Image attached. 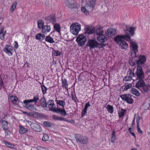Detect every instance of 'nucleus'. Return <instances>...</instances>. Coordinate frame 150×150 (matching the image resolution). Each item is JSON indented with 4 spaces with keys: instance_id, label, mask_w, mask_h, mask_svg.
Returning <instances> with one entry per match:
<instances>
[{
    "instance_id": "24",
    "label": "nucleus",
    "mask_w": 150,
    "mask_h": 150,
    "mask_svg": "<svg viewBox=\"0 0 150 150\" xmlns=\"http://www.w3.org/2000/svg\"><path fill=\"white\" fill-rule=\"evenodd\" d=\"M95 29L93 27H87L85 29V33L86 34L89 35L92 34L95 32Z\"/></svg>"
},
{
    "instance_id": "10",
    "label": "nucleus",
    "mask_w": 150,
    "mask_h": 150,
    "mask_svg": "<svg viewBox=\"0 0 150 150\" xmlns=\"http://www.w3.org/2000/svg\"><path fill=\"white\" fill-rule=\"evenodd\" d=\"M28 123L30 124L31 128L35 131L40 132L42 131V128L39 124L32 122L30 121H29Z\"/></svg>"
},
{
    "instance_id": "20",
    "label": "nucleus",
    "mask_w": 150,
    "mask_h": 150,
    "mask_svg": "<svg viewBox=\"0 0 150 150\" xmlns=\"http://www.w3.org/2000/svg\"><path fill=\"white\" fill-rule=\"evenodd\" d=\"M96 3V0H89L87 3L86 7H88L92 10L94 7Z\"/></svg>"
},
{
    "instance_id": "56",
    "label": "nucleus",
    "mask_w": 150,
    "mask_h": 150,
    "mask_svg": "<svg viewBox=\"0 0 150 150\" xmlns=\"http://www.w3.org/2000/svg\"><path fill=\"white\" fill-rule=\"evenodd\" d=\"M129 75L131 77H133L135 76L134 73L132 71L131 69H130L129 70Z\"/></svg>"
},
{
    "instance_id": "2",
    "label": "nucleus",
    "mask_w": 150,
    "mask_h": 150,
    "mask_svg": "<svg viewBox=\"0 0 150 150\" xmlns=\"http://www.w3.org/2000/svg\"><path fill=\"white\" fill-rule=\"evenodd\" d=\"M54 103H50L48 105V107L50 108L49 110L52 111L57 113L60 114L61 115L65 116L67 115V112L64 108L63 109H61L57 108L54 107Z\"/></svg>"
},
{
    "instance_id": "3",
    "label": "nucleus",
    "mask_w": 150,
    "mask_h": 150,
    "mask_svg": "<svg viewBox=\"0 0 150 150\" xmlns=\"http://www.w3.org/2000/svg\"><path fill=\"white\" fill-rule=\"evenodd\" d=\"M75 137L77 142L83 144H86L88 142V138L86 136H82L80 134H75Z\"/></svg>"
},
{
    "instance_id": "12",
    "label": "nucleus",
    "mask_w": 150,
    "mask_h": 150,
    "mask_svg": "<svg viewBox=\"0 0 150 150\" xmlns=\"http://www.w3.org/2000/svg\"><path fill=\"white\" fill-rule=\"evenodd\" d=\"M131 47L134 54V57H132V59H134L135 57H137L136 53L138 52V46L137 43L135 42H130Z\"/></svg>"
},
{
    "instance_id": "32",
    "label": "nucleus",
    "mask_w": 150,
    "mask_h": 150,
    "mask_svg": "<svg viewBox=\"0 0 150 150\" xmlns=\"http://www.w3.org/2000/svg\"><path fill=\"white\" fill-rule=\"evenodd\" d=\"M126 28L127 29L125 30V33L126 31H128V32L130 34L131 36H133L134 34V28L133 27H132L130 28L129 29H128V28H127V26H126Z\"/></svg>"
},
{
    "instance_id": "28",
    "label": "nucleus",
    "mask_w": 150,
    "mask_h": 150,
    "mask_svg": "<svg viewBox=\"0 0 150 150\" xmlns=\"http://www.w3.org/2000/svg\"><path fill=\"white\" fill-rule=\"evenodd\" d=\"M62 86L63 88H64L66 89H68V84L67 79H62Z\"/></svg>"
},
{
    "instance_id": "16",
    "label": "nucleus",
    "mask_w": 150,
    "mask_h": 150,
    "mask_svg": "<svg viewBox=\"0 0 150 150\" xmlns=\"http://www.w3.org/2000/svg\"><path fill=\"white\" fill-rule=\"evenodd\" d=\"M9 100L12 101V103L14 105H18L19 103H23V102L18 100L17 97L13 94L11 95Z\"/></svg>"
},
{
    "instance_id": "49",
    "label": "nucleus",
    "mask_w": 150,
    "mask_h": 150,
    "mask_svg": "<svg viewBox=\"0 0 150 150\" xmlns=\"http://www.w3.org/2000/svg\"><path fill=\"white\" fill-rule=\"evenodd\" d=\"M43 125L47 127H51L52 126L51 123L47 121H45L43 122Z\"/></svg>"
},
{
    "instance_id": "1",
    "label": "nucleus",
    "mask_w": 150,
    "mask_h": 150,
    "mask_svg": "<svg viewBox=\"0 0 150 150\" xmlns=\"http://www.w3.org/2000/svg\"><path fill=\"white\" fill-rule=\"evenodd\" d=\"M130 38L129 35H118L114 38V40L119 45L120 48L126 50L128 47V45L124 40L128 41L130 40Z\"/></svg>"
},
{
    "instance_id": "5",
    "label": "nucleus",
    "mask_w": 150,
    "mask_h": 150,
    "mask_svg": "<svg viewBox=\"0 0 150 150\" xmlns=\"http://www.w3.org/2000/svg\"><path fill=\"white\" fill-rule=\"evenodd\" d=\"M87 41L86 36L83 35H80L76 39V41L78 43V46L79 47L83 46Z\"/></svg>"
},
{
    "instance_id": "43",
    "label": "nucleus",
    "mask_w": 150,
    "mask_h": 150,
    "mask_svg": "<svg viewBox=\"0 0 150 150\" xmlns=\"http://www.w3.org/2000/svg\"><path fill=\"white\" fill-rule=\"evenodd\" d=\"M126 110L124 109H121V111L119 112L118 113V115L119 118H121L124 116L125 112Z\"/></svg>"
},
{
    "instance_id": "23",
    "label": "nucleus",
    "mask_w": 150,
    "mask_h": 150,
    "mask_svg": "<svg viewBox=\"0 0 150 150\" xmlns=\"http://www.w3.org/2000/svg\"><path fill=\"white\" fill-rule=\"evenodd\" d=\"M5 27L2 26L0 29V38L2 40H4L5 39L4 36L6 35V31L5 30Z\"/></svg>"
},
{
    "instance_id": "19",
    "label": "nucleus",
    "mask_w": 150,
    "mask_h": 150,
    "mask_svg": "<svg viewBox=\"0 0 150 150\" xmlns=\"http://www.w3.org/2000/svg\"><path fill=\"white\" fill-rule=\"evenodd\" d=\"M139 80L137 82L136 85V87L137 88L139 89V90L145 84V83L144 79H137Z\"/></svg>"
},
{
    "instance_id": "59",
    "label": "nucleus",
    "mask_w": 150,
    "mask_h": 150,
    "mask_svg": "<svg viewBox=\"0 0 150 150\" xmlns=\"http://www.w3.org/2000/svg\"><path fill=\"white\" fill-rule=\"evenodd\" d=\"M140 118L139 116L137 117L136 118V123H137V125H139V123L140 120Z\"/></svg>"
},
{
    "instance_id": "18",
    "label": "nucleus",
    "mask_w": 150,
    "mask_h": 150,
    "mask_svg": "<svg viewBox=\"0 0 150 150\" xmlns=\"http://www.w3.org/2000/svg\"><path fill=\"white\" fill-rule=\"evenodd\" d=\"M66 4L67 6L70 8H76L74 0H66Z\"/></svg>"
},
{
    "instance_id": "25",
    "label": "nucleus",
    "mask_w": 150,
    "mask_h": 150,
    "mask_svg": "<svg viewBox=\"0 0 150 150\" xmlns=\"http://www.w3.org/2000/svg\"><path fill=\"white\" fill-rule=\"evenodd\" d=\"M28 129L27 128L24 127L21 125H19V132L20 134H23L28 132Z\"/></svg>"
},
{
    "instance_id": "45",
    "label": "nucleus",
    "mask_w": 150,
    "mask_h": 150,
    "mask_svg": "<svg viewBox=\"0 0 150 150\" xmlns=\"http://www.w3.org/2000/svg\"><path fill=\"white\" fill-rule=\"evenodd\" d=\"M42 34L38 33L35 35V38L36 39L41 41Z\"/></svg>"
},
{
    "instance_id": "29",
    "label": "nucleus",
    "mask_w": 150,
    "mask_h": 150,
    "mask_svg": "<svg viewBox=\"0 0 150 150\" xmlns=\"http://www.w3.org/2000/svg\"><path fill=\"white\" fill-rule=\"evenodd\" d=\"M103 31L102 27L98 26L97 27L96 30V33L98 36L99 35L103 34Z\"/></svg>"
},
{
    "instance_id": "37",
    "label": "nucleus",
    "mask_w": 150,
    "mask_h": 150,
    "mask_svg": "<svg viewBox=\"0 0 150 150\" xmlns=\"http://www.w3.org/2000/svg\"><path fill=\"white\" fill-rule=\"evenodd\" d=\"M115 134V130H113L112 132L111 139V142L113 143H114L115 142V141L116 138Z\"/></svg>"
},
{
    "instance_id": "33",
    "label": "nucleus",
    "mask_w": 150,
    "mask_h": 150,
    "mask_svg": "<svg viewBox=\"0 0 150 150\" xmlns=\"http://www.w3.org/2000/svg\"><path fill=\"white\" fill-rule=\"evenodd\" d=\"M1 124L3 129L8 128V122L7 121L4 120H2L1 122Z\"/></svg>"
},
{
    "instance_id": "9",
    "label": "nucleus",
    "mask_w": 150,
    "mask_h": 150,
    "mask_svg": "<svg viewBox=\"0 0 150 150\" xmlns=\"http://www.w3.org/2000/svg\"><path fill=\"white\" fill-rule=\"evenodd\" d=\"M97 44V42L93 39H89L86 45V47H89L90 50H91L92 49L96 48Z\"/></svg>"
},
{
    "instance_id": "30",
    "label": "nucleus",
    "mask_w": 150,
    "mask_h": 150,
    "mask_svg": "<svg viewBox=\"0 0 150 150\" xmlns=\"http://www.w3.org/2000/svg\"><path fill=\"white\" fill-rule=\"evenodd\" d=\"M131 92L132 94H134L137 96H139L140 93L135 88H132L131 90Z\"/></svg>"
},
{
    "instance_id": "35",
    "label": "nucleus",
    "mask_w": 150,
    "mask_h": 150,
    "mask_svg": "<svg viewBox=\"0 0 150 150\" xmlns=\"http://www.w3.org/2000/svg\"><path fill=\"white\" fill-rule=\"evenodd\" d=\"M56 101L57 105L63 107V108H64V106L66 105L65 102L63 100H56Z\"/></svg>"
},
{
    "instance_id": "47",
    "label": "nucleus",
    "mask_w": 150,
    "mask_h": 150,
    "mask_svg": "<svg viewBox=\"0 0 150 150\" xmlns=\"http://www.w3.org/2000/svg\"><path fill=\"white\" fill-rule=\"evenodd\" d=\"M105 46V45L102 43H99L97 42V45L96 48H98L99 49L103 48Z\"/></svg>"
},
{
    "instance_id": "61",
    "label": "nucleus",
    "mask_w": 150,
    "mask_h": 150,
    "mask_svg": "<svg viewBox=\"0 0 150 150\" xmlns=\"http://www.w3.org/2000/svg\"><path fill=\"white\" fill-rule=\"evenodd\" d=\"M23 112L25 114L27 115L30 116H32V112H28L26 111H23Z\"/></svg>"
},
{
    "instance_id": "55",
    "label": "nucleus",
    "mask_w": 150,
    "mask_h": 150,
    "mask_svg": "<svg viewBox=\"0 0 150 150\" xmlns=\"http://www.w3.org/2000/svg\"><path fill=\"white\" fill-rule=\"evenodd\" d=\"M71 97L72 98V100H75V99H77V98L76 97V94L75 92H71Z\"/></svg>"
},
{
    "instance_id": "34",
    "label": "nucleus",
    "mask_w": 150,
    "mask_h": 150,
    "mask_svg": "<svg viewBox=\"0 0 150 150\" xmlns=\"http://www.w3.org/2000/svg\"><path fill=\"white\" fill-rule=\"evenodd\" d=\"M52 55L54 56H60L61 54V52H59V50H55L53 49V50L52 52Z\"/></svg>"
},
{
    "instance_id": "50",
    "label": "nucleus",
    "mask_w": 150,
    "mask_h": 150,
    "mask_svg": "<svg viewBox=\"0 0 150 150\" xmlns=\"http://www.w3.org/2000/svg\"><path fill=\"white\" fill-rule=\"evenodd\" d=\"M7 136L9 135L11 133V132L9 129L8 127L4 129Z\"/></svg>"
},
{
    "instance_id": "36",
    "label": "nucleus",
    "mask_w": 150,
    "mask_h": 150,
    "mask_svg": "<svg viewBox=\"0 0 150 150\" xmlns=\"http://www.w3.org/2000/svg\"><path fill=\"white\" fill-rule=\"evenodd\" d=\"M45 41L48 42L52 43L55 42L53 38L51 37L50 35L47 36L45 38Z\"/></svg>"
},
{
    "instance_id": "6",
    "label": "nucleus",
    "mask_w": 150,
    "mask_h": 150,
    "mask_svg": "<svg viewBox=\"0 0 150 150\" xmlns=\"http://www.w3.org/2000/svg\"><path fill=\"white\" fill-rule=\"evenodd\" d=\"M132 95L129 94H124L120 96L122 100L127 103L132 104L133 103L134 100L132 97Z\"/></svg>"
},
{
    "instance_id": "46",
    "label": "nucleus",
    "mask_w": 150,
    "mask_h": 150,
    "mask_svg": "<svg viewBox=\"0 0 150 150\" xmlns=\"http://www.w3.org/2000/svg\"><path fill=\"white\" fill-rule=\"evenodd\" d=\"M49 137L48 134H44L42 138V140L44 141H47L49 139Z\"/></svg>"
},
{
    "instance_id": "14",
    "label": "nucleus",
    "mask_w": 150,
    "mask_h": 150,
    "mask_svg": "<svg viewBox=\"0 0 150 150\" xmlns=\"http://www.w3.org/2000/svg\"><path fill=\"white\" fill-rule=\"evenodd\" d=\"M4 51L9 56L12 55L13 52V47L8 45L5 46L4 49Z\"/></svg>"
},
{
    "instance_id": "39",
    "label": "nucleus",
    "mask_w": 150,
    "mask_h": 150,
    "mask_svg": "<svg viewBox=\"0 0 150 150\" xmlns=\"http://www.w3.org/2000/svg\"><path fill=\"white\" fill-rule=\"evenodd\" d=\"M4 143L5 144V145L8 147L10 148H14V145L6 141H4Z\"/></svg>"
},
{
    "instance_id": "8",
    "label": "nucleus",
    "mask_w": 150,
    "mask_h": 150,
    "mask_svg": "<svg viewBox=\"0 0 150 150\" xmlns=\"http://www.w3.org/2000/svg\"><path fill=\"white\" fill-rule=\"evenodd\" d=\"M135 74L137 79H144V74L141 66L137 65Z\"/></svg>"
},
{
    "instance_id": "13",
    "label": "nucleus",
    "mask_w": 150,
    "mask_h": 150,
    "mask_svg": "<svg viewBox=\"0 0 150 150\" xmlns=\"http://www.w3.org/2000/svg\"><path fill=\"white\" fill-rule=\"evenodd\" d=\"M45 20L48 23H54L56 22L55 14L52 13L50 14L49 16L45 18Z\"/></svg>"
},
{
    "instance_id": "15",
    "label": "nucleus",
    "mask_w": 150,
    "mask_h": 150,
    "mask_svg": "<svg viewBox=\"0 0 150 150\" xmlns=\"http://www.w3.org/2000/svg\"><path fill=\"white\" fill-rule=\"evenodd\" d=\"M116 30L112 28H108L105 31V34L108 37H111L116 34Z\"/></svg>"
},
{
    "instance_id": "40",
    "label": "nucleus",
    "mask_w": 150,
    "mask_h": 150,
    "mask_svg": "<svg viewBox=\"0 0 150 150\" xmlns=\"http://www.w3.org/2000/svg\"><path fill=\"white\" fill-rule=\"evenodd\" d=\"M107 109L109 112L111 114H112L114 111L113 107L109 105H107Z\"/></svg>"
},
{
    "instance_id": "21",
    "label": "nucleus",
    "mask_w": 150,
    "mask_h": 150,
    "mask_svg": "<svg viewBox=\"0 0 150 150\" xmlns=\"http://www.w3.org/2000/svg\"><path fill=\"white\" fill-rule=\"evenodd\" d=\"M40 106L43 108H46L47 107V103L46 99L44 96L42 97L40 100Z\"/></svg>"
},
{
    "instance_id": "26",
    "label": "nucleus",
    "mask_w": 150,
    "mask_h": 150,
    "mask_svg": "<svg viewBox=\"0 0 150 150\" xmlns=\"http://www.w3.org/2000/svg\"><path fill=\"white\" fill-rule=\"evenodd\" d=\"M42 32L44 34H46L47 33L49 32L50 30V26L48 25H44L41 29Z\"/></svg>"
},
{
    "instance_id": "54",
    "label": "nucleus",
    "mask_w": 150,
    "mask_h": 150,
    "mask_svg": "<svg viewBox=\"0 0 150 150\" xmlns=\"http://www.w3.org/2000/svg\"><path fill=\"white\" fill-rule=\"evenodd\" d=\"M132 79L131 77L129 76H125L124 79V80L127 81H129Z\"/></svg>"
},
{
    "instance_id": "62",
    "label": "nucleus",
    "mask_w": 150,
    "mask_h": 150,
    "mask_svg": "<svg viewBox=\"0 0 150 150\" xmlns=\"http://www.w3.org/2000/svg\"><path fill=\"white\" fill-rule=\"evenodd\" d=\"M16 7V4H13L11 8V9L12 10V11H13L15 9V8Z\"/></svg>"
},
{
    "instance_id": "52",
    "label": "nucleus",
    "mask_w": 150,
    "mask_h": 150,
    "mask_svg": "<svg viewBox=\"0 0 150 150\" xmlns=\"http://www.w3.org/2000/svg\"><path fill=\"white\" fill-rule=\"evenodd\" d=\"M64 121L70 123L72 124H74L75 123L74 120L72 119H71V120H69L65 118H64Z\"/></svg>"
},
{
    "instance_id": "41",
    "label": "nucleus",
    "mask_w": 150,
    "mask_h": 150,
    "mask_svg": "<svg viewBox=\"0 0 150 150\" xmlns=\"http://www.w3.org/2000/svg\"><path fill=\"white\" fill-rule=\"evenodd\" d=\"M41 116L40 113L38 112H32V116L33 117H34L38 118L40 117Z\"/></svg>"
},
{
    "instance_id": "53",
    "label": "nucleus",
    "mask_w": 150,
    "mask_h": 150,
    "mask_svg": "<svg viewBox=\"0 0 150 150\" xmlns=\"http://www.w3.org/2000/svg\"><path fill=\"white\" fill-rule=\"evenodd\" d=\"M81 10L82 12H84L85 13H87L88 12V10L86 9L84 6L81 7Z\"/></svg>"
},
{
    "instance_id": "38",
    "label": "nucleus",
    "mask_w": 150,
    "mask_h": 150,
    "mask_svg": "<svg viewBox=\"0 0 150 150\" xmlns=\"http://www.w3.org/2000/svg\"><path fill=\"white\" fill-rule=\"evenodd\" d=\"M44 22L42 20H39L38 21V28L39 29H41L44 25Z\"/></svg>"
},
{
    "instance_id": "58",
    "label": "nucleus",
    "mask_w": 150,
    "mask_h": 150,
    "mask_svg": "<svg viewBox=\"0 0 150 150\" xmlns=\"http://www.w3.org/2000/svg\"><path fill=\"white\" fill-rule=\"evenodd\" d=\"M137 127L138 132L140 134H142L143 133V131L140 128L139 125H137Z\"/></svg>"
},
{
    "instance_id": "57",
    "label": "nucleus",
    "mask_w": 150,
    "mask_h": 150,
    "mask_svg": "<svg viewBox=\"0 0 150 150\" xmlns=\"http://www.w3.org/2000/svg\"><path fill=\"white\" fill-rule=\"evenodd\" d=\"M4 85L3 81L1 78L0 79V90L2 88V87Z\"/></svg>"
},
{
    "instance_id": "27",
    "label": "nucleus",
    "mask_w": 150,
    "mask_h": 150,
    "mask_svg": "<svg viewBox=\"0 0 150 150\" xmlns=\"http://www.w3.org/2000/svg\"><path fill=\"white\" fill-rule=\"evenodd\" d=\"M29 102L34 103L35 104L37 103L38 101L39 100V96L38 95H37L33 97V99H27Z\"/></svg>"
},
{
    "instance_id": "63",
    "label": "nucleus",
    "mask_w": 150,
    "mask_h": 150,
    "mask_svg": "<svg viewBox=\"0 0 150 150\" xmlns=\"http://www.w3.org/2000/svg\"><path fill=\"white\" fill-rule=\"evenodd\" d=\"M15 45H14V47L16 49H17L18 47V45L17 42L16 41H14Z\"/></svg>"
},
{
    "instance_id": "64",
    "label": "nucleus",
    "mask_w": 150,
    "mask_h": 150,
    "mask_svg": "<svg viewBox=\"0 0 150 150\" xmlns=\"http://www.w3.org/2000/svg\"><path fill=\"white\" fill-rule=\"evenodd\" d=\"M91 106V105L89 103V102H88L86 104L85 107L88 108Z\"/></svg>"
},
{
    "instance_id": "4",
    "label": "nucleus",
    "mask_w": 150,
    "mask_h": 150,
    "mask_svg": "<svg viewBox=\"0 0 150 150\" xmlns=\"http://www.w3.org/2000/svg\"><path fill=\"white\" fill-rule=\"evenodd\" d=\"M70 31L74 35H77L81 29V25L79 23L72 24L70 26Z\"/></svg>"
},
{
    "instance_id": "11",
    "label": "nucleus",
    "mask_w": 150,
    "mask_h": 150,
    "mask_svg": "<svg viewBox=\"0 0 150 150\" xmlns=\"http://www.w3.org/2000/svg\"><path fill=\"white\" fill-rule=\"evenodd\" d=\"M146 61V58L145 56L140 55L138 57V59L136 61L137 65L141 66L144 64Z\"/></svg>"
},
{
    "instance_id": "44",
    "label": "nucleus",
    "mask_w": 150,
    "mask_h": 150,
    "mask_svg": "<svg viewBox=\"0 0 150 150\" xmlns=\"http://www.w3.org/2000/svg\"><path fill=\"white\" fill-rule=\"evenodd\" d=\"M54 28L57 32H59L60 30L61 27L59 25L55 24L54 25Z\"/></svg>"
},
{
    "instance_id": "31",
    "label": "nucleus",
    "mask_w": 150,
    "mask_h": 150,
    "mask_svg": "<svg viewBox=\"0 0 150 150\" xmlns=\"http://www.w3.org/2000/svg\"><path fill=\"white\" fill-rule=\"evenodd\" d=\"M52 119L54 120H58V121H64V118L62 117H59L56 115H52Z\"/></svg>"
},
{
    "instance_id": "51",
    "label": "nucleus",
    "mask_w": 150,
    "mask_h": 150,
    "mask_svg": "<svg viewBox=\"0 0 150 150\" xmlns=\"http://www.w3.org/2000/svg\"><path fill=\"white\" fill-rule=\"evenodd\" d=\"M129 64L131 66H134L135 65V62L131 59H130L129 60Z\"/></svg>"
},
{
    "instance_id": "22",
    "label": "nucleus",
    "mask_w": 150,
    "mask_h": 150,
    "mask_svg": "<svg viewBox=\"0 0 150 150\" xmlns=\"http://www.w3.org/2000/svg\"><path fill=\"white\" fill-rule=\"evenodd\" d=\"M97 37V40L100 42H104L108 40L107 38L103 34L99 35Z\"/></svg>"
},
{
    "instance_id": "42",
    "label": "nucleus",
    "mask_w": 150,
    "mask_h": 150,
    "mask_svg": "<svg viewBox=\"0 0 150 150\" xmlns=\"http://www.w3.org/2000/svg\"><path fill=\"white\" fill-rule=\"evenodd\" d=\"M41 88L42 90V93L43 95H44L46 93L47 88L43 84H42L41 85Z\"/></svg>"
},
{
    "instance_id": "48",
    "label": "nucleus",
    "mask_w": 150,
    "mask_h": 150,
    "mask_svg": "<svg viewBox=\"0 0 150 150\" xmlns=\"http://www.w3.org/2000/svg\"><path fill=\"white\" fill-rule=\"evenodd\" d=\"M132 86V84H129L127 85H125L124 86V89L125 90H126L130 88Z\"/></svg>"
},
{
    "instance_id": "60",
    "label": "nucleus",
    "mask_w": 150,
    "mask_h": 150,
    "mask_svg": "<svg viewBox=\"0 0 150 150\" xmlns=\"http://www.w3.org/2000/svg\"><path fill=\"white\" fill-rule=\"evenodd\" d=\"M87 112V111L86 110H84L83 109L81 112V116L82 117H83L86 115V113Z\"/></svg>"
},
{
    "instance_id": "7",
    "label": "nucleus",
    "mask_w": 150,
    "mask_h": 150,
    "mask_svg": "<svg viewBox=\"0 0 150 150\" xmlns=\"http://www.w3.org/2000/svg\"><path fill=\"white\" fill-rule=\"evenodd\" d=\"M32 102H29L28 100H24L22 103H23L24 106L28 110L31 111H36L37 110V108L34 105L31 104Z\"/></svg>"
},
{
    "instance_id": "17",
    "label": "nucleus",
    "mask_w": 150,
    "mask_h": 150,
    "mask_svg": "<svg viewBox=\"0 0 150 150\" xmlns=\"http://www.w3.org/2000/svg\"><path fill=\"white\" fill-rule=\"evenodd\" d=\"M140 90L144 94H148L150 91V85L149 84H145Z\"/></svg>"
}]
</instances>
